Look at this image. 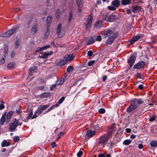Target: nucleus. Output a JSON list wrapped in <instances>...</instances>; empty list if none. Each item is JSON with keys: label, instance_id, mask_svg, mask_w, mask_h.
Instances as JSON below:
<instances>
[{"label": "nucleus", "instance_id": "nucleus-7", "mask_svg": "<svg viewBox=\"0 0 157 157\" xmlns=\"http://www.w3.org/2000/svg\"><path fill=\"white\" fill-rule=\"evenodd\" d=\"M136 58L134 55H131L128 59V63L129 64L130 67H132L134 63Z\"/></svg>", "mask_w": 157, "mask_h": 157}, {"label": "nucleus", "instance_id": "nucleus-20", "mask_svg": "<svg viewBox=\"0 0 157 157\" xmlns=\"http://www.w3.org/2000/svg\"><path fill=\"white\" fill-rule=\"evenodd\" d=\"M96 132L95 131H92L91 130H88L86 133L87 136L89 137H92L94 136L96 133Z\"/></svg>", "mask_w": 157, "mask_h": 157}, {"label": "nucleus", "instance_id": "nucleus-49", "mask_svg": "<svg viewBox=\"0 0 157 157\" xmlns=\"http://www.w3.org/2000/svg\"><path fill=\"white\" fill-rule=\"evenodd\" d=\"M93 52L91 50H90L88 51L87 52V55L89 56H91L93 55Z\"/></svg>", "mask_w": 157, "mask_h": 157}, {"label": "nucleus", "instance_id": "nucleus-13", "mask_svg": "<svg viewBox=\"0 0 157 157\" xmlns=\"http://www.w3.org/2000/svg\"><path fill=\"white\" fill-rule=\"evenodd\" d=\"M113 31L109 29H106L104 31V35L105 37L110 36L113 34Z\"/></svg>", "mask_w": 157, "mask_h": 157}, {"label": "nucleus", "instance_id": "nucleus-22", "mask_svg": "<svg viewBox=\"0 0 157 157\" xmlns=\"http://www.w3.org/2000/svg\"><path fill=\"white\" fill-rule=\"evenodd\" d=\"M141 9L140 6H136L134 7L132 10V12L134 13L139 12Z\"/></svg>", "mask_w": 157, "mask_h": 157}, {"label": "nucleus", "instance_id": "nucleus-15", "mask_svg": "<svg viewBox=\"0 0 157 157\" xmlns=\"http://www.w3.org/2000/svg\"><path fill=\"white\" fill-rule=\"evenodd\" d=\"M132 101L137 107L138 105L141 104L143 102L142 100L140 99H134Z\"/></svg>", "mask_w": 157, "mask_h": 157}, {"label": "nucleus", "instance_id": "nucleus-51", "mask_svg": "<svg viewBox=\"0 0 157 157\" xmlns=\"http://www.w3.org/2000/svg\"><path fill=\"white\" fill-rule=\"evenodd\" d=\"M33 112L32 111H31L30 112V113H29V115L28 116V117H27L28 120H29V119L31 118L32 115H33Z\"/></svg>", "mask_w": 157, "mask_h": 157}, {"label": "nucleus", "instance_id": "nucleus-61", "mask_svg": "<svg viewBox=\"0 0 157 157\" xmlns=\"http://www.w3.org/2000/svg\"><path fill=\"white\" fill-rule=\"evenodd\" d=\"M126 131L127 133H129L131 132V130L129 128H126Z\"/></svg>", "mask_w": 157, "mask_h": 157}, {"label": "nucleus", "instance_id": "nucleus-44", "mask_svg": "<svg viewBox=\"0 0 157 157\" xmlns=\"http://www.w3.org/2000/svg\"><path fill=\"white\" fill-rule=\"evenodd\" d=\"M65 99V98L64 97H62L58 101V103L59 104L62 103Z\"/></svg>", "mask_w": 157, "mask_h": 157}, {"label": "nucleus", "instance_id": "nucleus-11", "mask_svg": "<svg viewBox=\"0 0 157 157\" xmlns=\"http://www.w3.org/2000/svg\"><path fill=\"white\" fill-rule=\"evenodd\" d=\"M144 61H141L134 65V68L136 69H140L144 68Z\"/></svg>", "mask_w": 157, "mask_h": 157}, {"label": "nucleus", "instance_id": "nucleus-27", "mask_svg": "<svg viewBox=\"0 0 157 157\" xmlns=\"http://www.w3.org/2000/svg\"><path fill=\"white\" fill-rule=\"evenodd\" d=\"M121 3L124 5H125L130 4V1L129 0H122Z\"/></svg>", "mask_w": 157, "mask_h": 157}, {"label": "nucleus", "instance_id": "nucleus-63", "mask_svg": "<svg viewBox=\"0 0 157 157\" xmlns=\"http://www.w3.org/2000/svg\"><path fill=\"white\" fill-rule=\"evenodd\" d=\"M105 155L103 154H100L98 155V157H104Z\"/></svg>", "mask_w": 157, "mask_h": 157}, {"label": "nucleus", "instance_id": "nucleus-18", "mask_svg": "<svg viewBox=\"0 0 157 157\" xmlns=\"http://www.w3.org/2000/svg\"><path fill=\"white\" fill-rule=\"evenodd\" d=\"M50 48V45H49L43 46L41 48H38L36 49L35 51V52H37L40 51L46 50Z\"/></svg>", "mask_w": 157, "mask_h": 157}, {"label": "nucleus", "instance_id": "nucleus-54", "mask_svg": "<svg viewBox=\"0 0 157 157\" xmlns=\"http://www.w3.org/2000/svg\"><path fill=\"white\" fill-rule=\"evenodd\" d=\"M94 63V61H91L89 62L88 63V65L89 66H91Z\"/></svg>", "mask_w": 157, "mask_h": 157}, {"label": "nucleus", "instance_id": "nucleus-4", "mask_svg": "<svg viewBox=\"0 0 157 157\" xmlns=\"http://www.w3.org/2000/svg\"><path fill=\"white\" fill-rule=\"evenodd\" d=\"M118 33H116L113 35L109 36L107 39V40L105 43V46H107L109 44H111L113 43L114 39L116 36H118Z\"/></svg>", "mask_w": 157, "mask_h": 157}, {"label": "nucleus", "instance_id": "nucleus-45", "mask_svg": "<svg viewBox=\"0 0 157 157\" xmlns=\"http://www.w3.org/2000/svg\"><path fill=\"white\" fill-rule=\"evenodd\" d=\"M59 14H60L59 10L58 9H57V11L56 12V17L58 19L59 18Z\"/></svg>", "mask_w": 157, "mask_h": 157}, {"label": "nucleus", "instance_id": "nucleus-6", "mask_svg": "<svg viewBox=\"0 0 157 157\" xmlns=\"http://www.w3.org/2000/svg\"><path fill=\"white\" fill-rule=\"evenodd\" d=\"M76 4L78 7L77 12L80 14L82 8V0H76Z\"/></svg>", "mask_w": 157, "mask_h": 157}, {"label": "nucleus", "instance_id": "nucleus-10", "mask_svg": "<svg viewBox=\"0 0 157 157\" xmlns=\"http://www.w3.org/2000/svg\"><path fill=\"white\" fill-rule=\"evenodd\" d=\"M53 53V52L52 51L48 52H44L41 53L40 54L39 57L40 58H46L49 56L52 55Z\"/></svg>", "mask_w": 157, "mask_h": 157}, {"label": "nucleus", "instance_id": "nucleus-46", "mask_svg": "<svg viewBox=\"0 0 157 157\" xmlns=\"http://www.w3.org/2000/svg\"><path fill=\"white\" fill-rule=\"evenodd\" d=\"M19 137L18 136H15L14 137L13 140L14 142H16L19 140Z\"/></svg>", "mask_w": 157, "mask_h": 157}, {"label": "nucleus", "instance_id": "nucleus-41", "mask_svg": "<svg viewBox=\"0 0 157 157\" xmlns=\"http://www.w3.org/2000/svg\"><path fill=\"white\" fill-rule=\"evenodd\" d=\"M156 117V116L155 115H154L150 117L149 120V121H152L155 120Z\"/></svg>", "mask_w": 157, "mask_h": 157}, {"label": "nucleus", "instance_id": "nucleus-40", "mask_svg": "<svg viewBox=\"0 0 157 157\" xmlns=\"http://www.w3.org/2000/svg\"><path fill=\"white\" fill-rule=\"evenodd\" d=\"M105 110L103 108H101L98 110L99 113L101 114H103L105 112Z\"/></svg>", "mask_w": 157, "mask_h": 157}, {"label": "nucleus", "instance_id": "nucleus-25", "mask_svg": "<svg viewBox=\"0 0 157 157\" xmlns=\"http://www.w3.org/2000/svg\"><path fill=\"white\" fill-rule=\"evenodd\" d=\"M120 4L119 1L118 0H115L112 2L111 5L116 7H118Z\"/></svg>", "mask_w": 157, "mask_h": 157}, {"label": "nucleus", "instance_id": "nucleus-64", "mask_svg": "<svg viewBox=\"0 0 157 157\" xmlns=\"http://www.w3.org/2000/svg\"><path fill=\"white\" fill-rule=\"evenodd\" d=\"M40 82L42 83H45L46 82L44 80V79H41L40 80Z\"/></svg>", "mask_w": 157, "mask_h": 157}, {"label": "nucleus", "instance_id": "nucleus-56", "mask_svg": "<svg viewBox=\"0 0 157 157\" xmlns=\"http://www.w3.org/2000/svg\"><path fill=\"white\" fill-rule=\"evenodd\" d=\"M138 88L140 90H142L143 88V86L142 85H140L138 86Z\"/></svg>", "mask_w": 157, "mask_h": 157}, {"label": "nucleus", "instance_id": "nucleus-53", "mask_svg": "<svg viewBox=\"0 0 157 157\" xmlns=\"http://www.w3.org/2000/svg\"><path fill=\"white\" fill-rule=\"evenodd\" d=\"M58 82V84L59 85H61L64 82V81L63 80L61 79L60 80H59Z\"/></svg>", "mask_w": 157, "mask_h": 157}, {"label": "nucleus", "instance_id": "nucleus-17", "mask_svg": "<svg viewBox=\"0 0 157 157\" xmlns=\"http://www.w3.org/2000/svg\"><path fill=\"white\" fill-rule=\"evenodd\" d=\"M103 20L104 21H105L109 22H111L112 21L110 15L108 14H105L104 15L103 18Z\"/></svg>", "mask_w": 157, "mask_h": 157}, {"label": "nucleus", "instance_id": "nucleus-50", "mask_svg": "<svg viewBox=\"0 0 157 157\" xmlns=\"http://www.w3.org/2000/svg\"><path fill=\"white\" fill-rule=\"evenodd\" d=\"M82 154V152L81 151H79L77 153V156L78 157H80Z\"/></svg>", "mask_w": 157, "mask_h": 157}, {"label": "nucleus", "instance_id": "nucleus-5", "mask_svg": "<svg viewBox=\"0 0 157 157\" xmlns=\"http://www.w3.org/2000/svg\"><path fill=\"white\" fill-rule=\"evenodd\" d=\"M18 29L17 27L13 28L12 30L6 32V33L1 34V36L4 37H8L10 36L15 31Z\"/></svg>", "mask_w": 157, "mask_h": 157}, {"label": "nucleus", "instance_id": "nucleus-39", "mask_svg": "<svg viewBox=\"0 0 157 157\" xmlns=\"http://www.w3.org/2000/svg\"><path fill=\"white\" fill-rule=\"evenodd\" d=\"M19 41L18 40H16L15 42V48H18L19 47Z\"/></svg>", "mask_w": 157, "mask_h": 157}, {"label": "nucleus", "instance_id": "nucleus-62", "mask_svg": "<svg viewBox=\"0 0 157 157\" xmlns=\"http://www.w3.org/2000/svg\"><path fill=\"white\" fill-rule=\"evenodd\" d=\"M136 136L135 135L132 134L130 136V138L132 139H134L136 137Z\"/></svg>", "mask_w": 157, "mask_h": 157}, {"label": "nucleus", "instance_id": "nucleus-8", "mask_svg": "<svg viewBox=\"0 0 157 157\" xmlns=\"http://www.w3.org/2000/svg\"><path fill=\"white\" fill-rule=\"evenodd\" d=\"M93 15L92 14H89L86 20V25L87 28L90 27L91 25L93 20Z\"/></svg>", "mask_w": 157, "mask_h": 157}, {"label": "nucleus", "instance_id": "nucleus-21", "mask_svg": "<svg viewBox=\"0 0 157 157\" xmlns=\"http://www.w3.org/2000/svg\"><path fill=\"white\" fill-rule=\"evenodd\" d=\"M10 143L9 142H7L6 140H4L1 143V146L2 147H7L10 146Z\"/></svg>", "mask_w": 157, "mask_h": 157}, {"label": "nucleus", "instance_id": "nucleus-3", "mask_svg": "<svg viewBox=\"0 0 157 157\" xmlns=\"http://www.w3.org/2000/svg\"><path fill=\"white\" fill-rule=\"evenodd\" d=\"M18 124V121L16 118L14 119L13 122L10 123L9 124V131L10 132L15 131Z\"/></svg>", "mask_w": 157, "mask_h": 157}, {"label": "nucleus", "instance_id": "nucleus-43", "mask_svg": "<svg viewBox=\"0 0 157 157\" xmlns=\"http://www.w3.org/2000/svg\"><path fill=\"white\" fill-rule=\"evenodd\" d=\"M2 103L0 105V110L3 109L5 108V106L4 105V102L3 101H2Z\"/></svg>", "mask_w": 157, "mask_h": 157}, {"label": "nucleus", "instance_id": "nucleus-23", "mask_svg": "<svg viewBox=\"0 0 157 157\" xmlns=\"http://www.w3.org/2000/svg\"><path fill=\"white\" fill-rule=\"evenodd\" d=\"M95 42L94 39L93 38L91 37L86 42V44L87 45H89L93 44Z\"/></svg>", "mask_w": 157, "mask_h": 157}, {"label": "nucleus", "instance_id": "nucleus-28", "mask_svg": "<svg viewBox=\"0 0 157 157\" xmlns=\"http://www.w3.org/2000/svg\"><path fill=\"white\" fill-rule=\"evenodd\" d=\"M49 107V105H42L39 106L38 107L42 111L44 110L47 108Z\"/></svg>", "mask_w": 157, "mask_h": 157}, {"label": "nucleus", "instance_id": "nucleus-26", "mask_svg": "<svg viewBox=\"0 0 157 157\" xmlns=\"http://www.w3.org/2000/svg\"><path fill=\"white\" fill-rule=\"evenodd\" d=\"M15 64L14 63H9L7 65V68L9 69H11L15 67Z\"/></svg>", "mask_w": 157, "mask_h": 157}, {"label": "nucleus", "instance_id": "nucleus-31", "mask_svg": "<svg viewBox=\"0 0 157 157\" xmlns=\"http://www.w3.org/2000/svg\"><path fill=\"white\" fill-rule=\"evenodd\" d=\"M132 142V141L130 140H126L124 141L123 144L125 145H127L130 144Z\"/></svg>", "mask_w": 157, "mask_h": 157}, {"label": "nucleus", "instance_id": "nucleus-14", "mask_svg": "<svg viewBox=\"0 0 157 157\" xmlns=\"http://www.w3.org/2000/svg\"><path fill=\"white\" fill-rule=\"evenodd\" d=\"M6 112H5L2 115L0 121V125L1 126L3 125L4 124L5 122H6Z\"/></svg>", "mask_w": 157, "mask_h": 157}, {"label": "nucleus", "instance_id": "nucleus-57", "mask_svg": "<svg viewBox=\"0 0 157 157\" xmlns=\"http://www.w3.org/2000/svg\"><path fill=\"white\" fill-rule=\"evenodd\" d=\"M138 147L139 148L142 149L143 147V145L141 144H139L138 145Z\"/></svg>", "mask_w": 157, "mask_h": 157}, {"label": "nucleus", "instance_id": "nucleus-24", "mask_svg": "<svg viewBox=\"0 0 157 157\" xmlns=\"http://www.w3.org/2000/svg\"><path fill=\"white\" fill-rule=\"evenodd\" d=\"M36 69V67L34 66L33 67L30 68L29 69V74L30 75H32L33 73L36 72L35 70Z\"/></svg>", "mask_w": 157, "mask_h": 157}, {"label": "nucleus", "instance_id": "nucleus-36", "mask_svg": "<svg viewBox=\"0 0 157 157\" xmlns=\"http://www.w3.org/2000/svg\"><path fill=\"white\" fill-rule=\"evenodd\" d=\"M49 27V26H48L47 27V31L45 33V36H44V38H47L49 34V31L48 30Z\"/></svg>", "mask_w": 157, "mask_h": 157}, {"label": "nucleus", "instance_id": "nucleus-1", "mask_svg": "<svg viewBox=\"0 0 157 157\" xmlns=\"http://www.w3.org/2000/svg\"><path fill=\"white\" fill-rule=\"evenodd\" d=\"M116 127L114 124L112 125L109 129V132L106 135L103 136L100 139L99 142L101 144H105L109 138L110 137V135L114 132L116 130Z\"/></svg>", "mask_w": 157, "mask_h": 157}, {"label": "nucleus", "instance_id": "nucleus-58", "mask_svg": "<svg viewBox=\"0 0 157 157\" xmlns=\"http://www.w3.org/2000/svg\"><path fill=\"white\" fill-rule=\"evenodd\" d=\"M107 78V76H103L102 77V81L104 82L106 80Z\"/></svg>", "mask_w": 157, "mask_h": 157}, {"label": "nucleus", "instance_id": "nucleus-29", "mask_svg": "<svg viewBox=\"0 0 157 157\" xmlns=\"http://www.w3.org/2000/svg\"><path fill=\"white\" fill-rule=\"evenodd\" d=\"M37 31V27L36 25H34L32 27V32L33 34L35 33Z\"/></svg>", "mask_w": 157, "mask_h": 157}, {"label": "nucleus", "instance_id": "nucleus-42", "mask_svg": "<svg viewBox=\"0 0 157 157\" xmlns=\"http://www.w3.org/2000/svg\"><path fill=\"white\" fill-rule=\"evenodd\" d=\"M101 40V37L100 35H98L97 36L96 38L95 39V40L96 41H100Z\"/></svg>", "mask_w": 157, "mask_h": 157}, {"label": "nucleus", "instance_id": "nucleus-37", "mask_svg": "<svg viewBox=\"0 0 157 157\" xmlns=\"http://www.w3.org/2000/svg\"><path fill=\"white\" fill-rule=\"evenodd\" d=\"M42 113V110L38 107V109L35 112V113L37 114V115H39Z\"/></svg>", "mask_w": 157, "mask_h": 157}, {"label": "nucleus", "instance_id": "nucleus-59", "mask_svg": "<svg viewBox=\"0 0 157 157\" xmlns=\"http://www.w3.org/2000/svg\"><path fill=\"white\" fill-rule=\"evenodd\" d=\"M15 55V53L14 52H12L11 54V56L12 58H13L14 57Z\"/></svg>", "mask_w": 157, "mask_h": 157}, {"label": "nucleus", "instance_id": "nucleus-60", "mask_svg": "<svg viewBox=\"0 0 157 157\" xmlns=\"http://www.w3.org/2000/svg\"><path fill=\"white\" fill-rule=\"evenodd\" d=\"M38 116V115H37V114H36V113H35V114L32 117V119H35Z\"/></svg>", "mask_w": 157, "mask_h": 157}, {"label": "nucleus", "instance_id": "nucleus-19", "mask_svg": "<svg viewBox=\"0 0 157 157\" xmlns=\"http://www.w3.org/2000/svg\"><path fill=\"white\" fill-rule=\"evenodd\" d=\"M141 37V36L139 35L136 36L135 37H133L131 39L130 43L132 44H134L136 41L138 40Z\"/></svg>", "mask_w": 157, "mask_h": 157}, {"label": "nucleus", "instance_id": "nucleus-2", "mask_svg": "<svg viewBox=\"0 0 157 157\" xmlns=\"http://www.w3.org/2000/svg\"><path fill=\"white\" fill-rule=\"evenodd\" d=\"M74 58V56L72 55H66L63 58V60H60L58 62V64L61 66L64 65L73 60Z\"/></svg>", "mask_w": 157, "mask_h": 157}, {"label": "nucleus", "instance_id": "nucleus-48", "mask_svg": "<svg viewBox=\"0 0 157 157\" xmlns=\"http://www.w3.org/2000/svg\"><path fill=\"white\" fill-rule=\"evenodd\" d=\"M72 12H70L69 14V16L68 18V20L70 21L72 19Z\"/></svg>", "mask_w": 157, "mask_h": 157}, {"label": "nucleus", "instance_id": "nucleus-35", "mask_svg": "<svg viewBox=\"0 0 157 157\" xmlns=\"http://www.w3.org/2000/svg\"><path fill=\"white\" fill-rule=\"evenodd\" d=\"M64 132H59L57 135L56 139H59L61 136H62L64 135Z\"/></svg>", "mask_w": 157, "mask_h": 157}, {"label": "nucleus", "instance_id": "nucleus-55", "mask_svg": "<svg viewBox=\"0 0 157 157\" xmlns=\"http://www.w3.org/2000/svg\"><path fill=\"white\" fill-rule=\"evenodd\" d=\"M5 61V59L4 58L0 60V64H3Z\"/></svg>", "mask_w": 157, "mask_h": 157}, {"label": "nucleus", "instance_id": "nucleus-12", "mask_svg": "<svg viewBox=\"0 0 157 157\" xmlns=\"http://www.w3.org/2000/svg\"><path fill=\"white\" fill-rule=\"evenodd\" d=\"M61 24H59L57 26L56 29V33L58 35H60V37H62L65 34V32L63 33L62 31L60 33L61 29Z\"/></svg>", "mask_w": 157, "mask_h": 157}, {"label": "nucleus", "instance_id": "nucleus-47", "mask_svg": "<svg viewBox=\"0 0 157 157\" xmlns=\"http://www.w3.org/2000/svg\"><path fill=\"white\" fill-rule=\"evenodd\" d=\"M51 45L52 46V45L54 47H61V46H59V45L58 44H57L56 45L55 44V43H54V41H52V42L51 44Z\"/></svg>", "mask_w": 157, "mask_h": 157}, {"label": "nucleus", "instance_id": "nucleus-9", "mask_svg": "<svg viewBox=\"0 0 157 157\" xmlns=\"http://www.w3.org/2000/svg\"><path fill=\"white\" fill-rule=\"evenodd\" d=\"M136 106L132 101L130 106L126 109L127 112L130 113L137 108Z\"/></svg>", "mask_w": 157, "mask_h": 157}, {"label": "nucleus", "instance_id": "nucleus-30", "mask_svg": "<svg viewBox=\"0 0 157 157\" xmlns=\"http://www.w3.org/2000/svg\"><path fill=\"white\" fill-rule=\"evenodd\" d=\"M52 20V17L50 16H48L47 18V23L49 25Z\"/></svg>", "mask_w": 157, "mask_h": 157}, {"label": "nucleus", "instance_id": "nucleus-34", "mask_svg": "<svg viewBox=\"0 0 157 157\" xmlns=\"http://www.w3.org/2000/svg\"><path fill=\"white\" fill-rule=\"evenodd\" d=\"M152 147H155L157 145V142L155 141H153L150 143Z\"/></svg>", "mask_w": 157, "mask_h": 157}, {"label": "nucleus", "instance_id": "nucleus-38", "mask_svg": "<svg viewBox=\"0 0 157 157\" xmlns=\"http://www.w3.org/2000/svg\"><path fill=\"white\" fill-rule=\"evenodd\" d=\"M107 8L109 10L114 11L116 10V8L112 6H109L107 7Z\"/></svg>", "mask_w": 157, "mask_h": 157}, {"label": "nucleus", "instance_id": "nucleus-52", "mask_svg": "<svg viewBox=\"0 0 157 157\" xmlns=\"http://www.w3.org/2000/svg\"><path fill=\"white\" fill-rule=\"evenodd\" d=\"M51 146L52 148H54L56 147V143L55 142H52L51 143Z\"/></svg>", "mask_w": 157, "mask_h": 157}, {"label": "nucleus", "instance_id": "nucleus-16", "mask_svg": "<svg viewBox=\"0 0 157 157\" xmlns=\"http://www.w3.org/2000/svg\"><path fill=\"white\" fill-rule=\"evenodd\" d=\"M13 112L12 111H9L6 114V123L7 124L10 121V119L11 116L13 114Z\"/></svg>", "mask_w": 157, "mask_h": 157}, {"label": "nucleus", "instance_id": "nucleus-33", "mask_svg": "<svg viewBox=\"0 0 157 157\" xmlns=\"http://www.w3.org/2000/svg\"><path fill=\"white\" fill-rule=\"evenodd\" d=\"M48 93H45L41 94L40 95V97L41 98H46L48 97Z\"/></svg>", "mask_w": 157, "mask_h": 157}, {"label": "nucleus", "instance_id": "nucleus-32", "mask_svg": "<svg viewBox=\"0 0 157 157\" xmlns=\"http://www.w3.org/2000/svg\"><path fill=\"white\" fill-rule=\"evenodd\" d=\"M74 69V67L71 66H69L68 67L67 69V72H71Z\"/></svg>", "mask_w": 157, "mask_h": 157}]
</instances>
